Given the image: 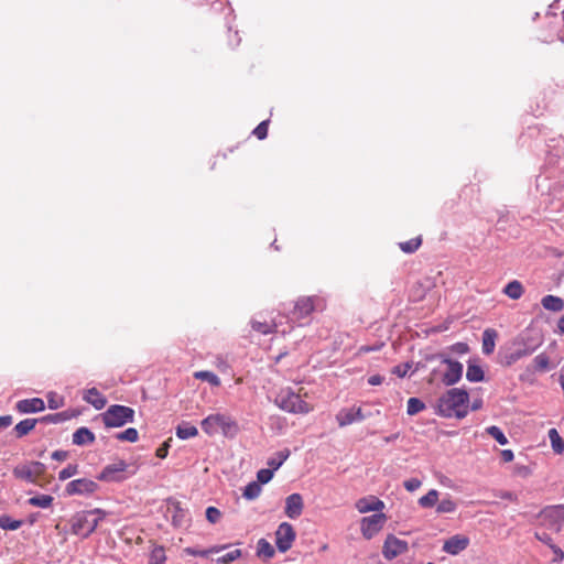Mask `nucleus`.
<instances>
[{
  "label": "nucleus",
  "instance_id": "1",
  "mask_svg": "<svg viewBox=\"0 0 564 564\" xmlns=\"http://www.w3.org/2000/svg\"><path fill=\"white\" fill-rule=\"evenodd\" d=\"M469 395L463 389H451L437 400V414L440 416L462 420L468 414Z\"/></svg>",
  "mask_w": 564,
  "mask_h": 564
},
{
  "label": "nucleus",
  "instance_id": "2",
  "mask_svg": "<svg viewBox=\"0 0 564 564\" xmlns=\"http://www.w3.org/2000/svg\"><path fill=\"white\" fill-rule=\"evenodd\" d=\"M106 517V512L99 508L88 511H80L69 520L70 533L87 538L95 532L99 520Z\"/></svg>",
  "mask_w": 564,
  "mask_h": 564
},
{
  "label": "nucleus",
  "instance_id": "3",
  "mask_svg": "<svg viewBox=\"0 0 564 564\" xmlns=\"http://www.w3.org/2000/svg\"><path fill=\"white\" fill-rule=\"evenodd\" d=\"M200 425L203 432L207 435H216L220 432L225 437H235L238 433L237 422L227 414H209L202 421Z\"/></svg>",
  "mask_w": 564,
  "mask_h": 564
},
{
  "label": "nucleus",
  "instance_id": "4",
  "mask_svg": "<svg viewBox=\"0 0 564 564\" xmlns=\"http://www.w3.org/2000/svg\"><path fill=\"white\" fill-rule=\"evenodd\" d=\"M276 404L282 410L296 414H306L313 409L301 398L300 393L293 392L291 389H283L278 393Z\"/></svg>",
  "mask_w": 564,
  "mask_h": 564
},
{
  "label": "nucleus",
  "instance_id": "5",
  "mask_svg": "<svg viewBox=\"0 0 564 564\" xmlns=\"http://www.w3.org/2000/svg\"><path fill=\"white\" fill-rule=\"evenodd\" d=\"M100 416L107 427H120L128 422H133L135 411L128 405H109Z\"/></svg>",
  "mask_w": 564,
  "mask_h": 564
},
{
  "label": "nucleus",
  "instance_id": "6",
  "mask_svg": "<svg viewBox=\"0 0 564 564\" xmlns=\"http://www.w3.org/2000/svg\"><path fill=\"white\" fill-rule=\"evenodd\" d=\"M387 520L388 518L383 512L361 518L359 522L361 536L371 540L383 530Z\"/></svg>",
  "mask_w": 564,
  "mask_h": 564
},
{
  "label": "nucleus",
  "instance_id": "7",
  "mask_svg": "<svg viewBox=\"0 0 564 564\" xmlns=\"http://www.w3.org/2000/svg\"><path fill=\"white\" fill-rule=\"evenodd\" d=\"M46 473L44 463L32 462L25 465H18L13 469V475L17 479H23L32 484H37L41 477Z\"/></svg>",
  "mask_w": 564,
  "mask_h": 564
},
{
  "label": "nucleus",
  "instance_id": "8",
  "mask_svg": "<svg viewBox=\"0 0 564 564\" xmlns=\"http://www.w3.org/2000/svg\"><path fill=\"white\" fill-rule=\"evenodd\" d=\"M325 301L321 296H302L295 302L293 314L297 319L310 316L315 310H324Z\"/></svg>",
  "mask_w": 564,
  "mask_h": 564
},
{
  "label": "nucleus",
  "instance_id": "9",
  "mask_svg": "<svg viewBox=\"0 0 564 564\" xmlns=\"http://www.w3.org/2000/svg\"><path fill=\"white\" fill-rule=\"evenodd\" d=\"M296 533L290 522H281L275 532V544L279 552H288L292 549Z\"/></svg>",
  "mask_w": 564,
  "mask_h": 564
},
{
  "label": "nucleus",
  "instance_id": "10",
  "mask_svg": "<svg viewBox=\"0 0 564 564\" xmlns=\"http://www.w3.org/2000/svg\"><path fill=\"white\" fill-rule=\"evenodd\" d=\"M408 552V543L395 535H387L382 553L386 560L391 561L394 557Z\"/></svg>",
  "mask_w": 564,
  "mask_h": 564
},
{
  "label": "nucleus",
  "instance_id": "11",
  "mask_svg": "<svg viewBox=\"0 0 564 564\" xmlns=\"http://www.w3.org/2000/svg\"><path fill=\"white\" fill-rule=\"evenodd\" d=\"M97 488L98 485L93 479L77 478L66 485L65 492L66 495H93Z\"/></svg>",
  "mask_w": 564,
  "mask_h": 564
},
{
  "label": "nucleus",
  "instance_id": "12",
  "mask_svg": "<svg viewBox=\"0 0 564 564\" xmlns=\"http://www.w3.org/2000/svg\"><path fill=\"white\" fill-rule=\"evenodd\" d=\"M533 352V348L520 347L513 349L501 350L499 352V365L510 367L518 362L520 359L530 356Z\"/></svg>",
  "mask_w": 564,
  "mask_h": 564
},
{
  "label": "nucleus",
  "instance_id": "13",
  "mask_svg": "<svg viewBox=\"0 0 564 564\" xmlns=\"http://www.w3.org/2000/svg\"><path fill=\"white\" fill-rule=\"evenodd\" d=\"M127 463L119 460L112 465H107L104 470L100 471L98 479L106 481H120L123 480V473L127 469Z\"/></svg>",
  "mask_w": 564,
  "mask_h": 564
},
{
  "label": "nucleus",
  "instance_id": "14",
  "mask_svg": "<svg viewBox=\"0 0 564 564\" xmlns=\"http://www.w3.org/2000/svg\"><path fill=\"white\" fill-rule=\"evenodd\" d=\"M550 369L549 356L544 352L538 355L532 359L531 365H528L524 373L521 376V380H528L536 372H545Z\"/></svg>",
  "mask_w": 564,
  "mask_h": 564
},
{
  "label": "nucleus",
  "instance_id": "15",
  "mask_svg": "<svg viewBox=\"0 0 564 564\" xmlns=\"http://www.w3.org/2000/svg\"><path fill=\"white\" fill-rule=\"evenodd\" d=\"M443 362L447 365L443 382L446 386H453L462 379L464 366L462 362L453 361L448 358H445Z\"/></svg>",
  "mask_w": 564,
  "mask_h": 564
},
{
  "label": "nucleus",
  "instance_id": "16",
  "mask_svg": "<svg viewBox=\"0 0 564 564\" xmlns=\"http://www.w3.org/2000/svg\"><path fill=\"white\" fill-rule=\"evenodd\" d=\"M15 410L20 414L42 412L45 410V402L43 399L37 397L31 399H22L15 403Z\"/></svg>",
  "mask_w": 564,
  "mask_h": 564
},
{
  "label": "nucleus",
  "instance_id": "17",
  "mask_svg": "<svg viewBox=\"0 0 564 564\" xmlns=\"http://www.w3.org/2000/svg\"><path fill=\"white\" fill-rule=\"evenodd\" d=\"M355 507L360 513H367L370 511H376L379 513L382 512V510L386 508V505L376 496H368L358 499Z\"/></svg>",
  "mask_w": 564,
  "mask_h": 564
},
{
  "label": "nucleus",
  "instance_id": "18",
  "mask_svg": "<svg viewBox=\"0 0 564 564\" xmlns=\"http://www.w3.org/2000/svg\"><path fill=\"white\" fill-rule=\"evenodd\" d=\"M469 545V539L466 535H452L444 543L443 550L452 555L464 552Z\"/></svg>",
  "mask_w": 564,
  "mask_h": 564
},
{
  "label": "nucleus",
  "instance_id": "19",
  "mask_svg": "<svg viewBox=\"0 0 564 564\" xmlns=\"http://www.w3.org/2000/svg\"><path fill=\"white\" fill-rule=\"evenodd\" d=\"M303 510V500L300 494H291L285 498L284 513L290 519H297Z\"/></svg>",
  "mask_w": 564,
  "mask_h": 564
},
{
  "label": "nucleus",
  "instance_id": "20",
  "mask_svg": "<svg viewBox=\"0 0 564 564\" xmlns=\"http://www.w3.org/2000/svg\"><path fill=\"white\" fill-rule=\"evenodd\" d=\"M83 399L86 403L91 404L97 410L105 409L107 405L106 397L99 393L96 388H91L86 391L83 395Z\"/></svg>",
  "mask_w": 564,
  "mask_h": 564
},
{
  "label": "nucleus",
  "instance_id": "21",
  "mask_svg": "<svg viewBox=\"0 0 564 564\" xmlns=\"http://www.w3.org/2000/svg\"><path fill=\"white\" fill-rule=\"evenodd\" d=\"M497 332L492 328H487L482 333L481 349L485 355H491L496 348Z\"/></svg>",
  "mask_w": 564,
  "mask_h": 564
},
{
  "label": "nucleus",
  "instance_id": "22",
  "mask_svg": "<svg viewBox=\"0 0 564 564\" xmlns=\"http://www.w3.org/2000/svg\"><path fill=\"white\" fill-rule=\"evenodd\" d=\"M73 442L75 445L82 446L85 444H93L95 442V434L86 427H79L73 434Z\"/></svg>",
  "mask_w": 564,
  "mask_h": 564
},
{
  "label": "nucleus",
  "instance_id": "23",
  "mask_svg": "<svg viewBox=\"0 0 564 564\" xmlns=\"http://www.w3.org/2000/svg\"><path fill=\"white\" fill-rule=\"evenodd\" d=\"M251 328L263 335V336H267V335H270V334H273L276 332L278 329V324L275 322H267V321H258V319H252L251 321Z\"/></svg>",
  "mask_w": 564,
  "mask_h": 564
},
{
  "label": "nucleus",
  "instance_id": "24",
  "mask_svg": "<svg viewBox=\"0 0 564 564\" xmlns=\"http://www.w3.org/2000/svg\"><path fill=\"white\" fill-rule=\"evenodd\" d=\"M36 423V419H26L19 421L13 429L15 437L20 438L31 433L34 430Z\"/></svg>",
  "mask_w": 564,
  "mask_h": 564
},
{
  "label": "nucleus",
  "instance_id": "25",
  "mask_svg": "<svg viewBox=\"0 0 564 564\" xmlns=\"http://www.w3.org/2000/svg\"><path fill=\"white\" fill-rule=\"evenodd\" d=\"M541 304L543 308L552 312H561L564 307L563 300L560 296L553 294L543 296Z\"/></svg>",
  "mask_w": 564,
  "mask_h": 564
},
{
  "label": "nucleus",
  "instance_id": "26",
  "mask_svg": "<svg viewBox=\"0 0 564 564\" xmlns=\"http://www.w3.org/2000/svg\"><path fill=\"white\" fill-rule=\"evenodd\" d=\"M512 300L521 299L524 293V288L522 283L518 280L510 281L506 288L505 291H502Z\"/></svg>",
  "mask_w": 564,
  "mask_h": 564
},
{
  "label": "nucleus",
  "instance_id": "27",
  "mask_svg": "<svg viewBox=\"0 0 564 564\" xmlns=\"http://www.w3.org/2000/svg\"><path fill=\"white\" fill-rule=\"evenodd\" d=\"M175 435L178 438L187 440L189 437H197L198 429L189 423L178 424L175 430Z\"/></svg>",
  "mask_w": 564,
  "mask_h": 564
},
{
  "label": "nucleus",
  "instance_id": "28",
  "mask_svg": "<svg viewBox=\"0 0 564 564\" xmlns=\"http://www.w3.org/2000/svg\"><path fill=\"white\" fill-rule=\"evenodd\" d=\"M256 552H258V556L263 560L273 558L275 555V549L264 538L259 540Z\"/></svg>",
  "mask_w": 564,
  "mask_h": 564
},
{
  "label": "nucleus",
  "instance_id": "29",
  "mask_svg": "<svg viewBox=\"0 0 564 564\" xmlns=\"http://www.w3.org/2000/svg\"><path fill=\"white\" fill-rule=\"evenodd\" d=\"M336 420H337V422H338L340 427H344V426H346L348 424H352L354 422H356L352 408H344V409H341L337 413Z\"/></svg>",
  "mask_w": 564,
  "mask_h": 564
},
{
  "label": "nucleus",
  "instance_id": "30",
  "mask_svg": "<svg viewBox=\"0 0 564 564\" xmlns=\"http://www.w3.org/2000/svg\"><path fill=\"white\" fill-rule=\"evenodd\" d=\"M53 497L47 494L37 495L29 499V505L35 508H48L52 506Z\"/></svg>",
  "mask_w": 564,
  "mask_h": 564
},
{
  "label": "nucleus",
  "instance_id": "31",
  "mask_svg": "<svg viewBox=\"0 0 564 564\" xmlns=\"http://www.w3.org/2000/svg\"><path fill=\"white\" fill-rule=\"evenodd\" d=\"M240 44V36L237 31L228 29L224 34V45L229 50H236Z\"/></svg>",
  "mask_w": 564,
  "mask_h": 564
},
{
  "label": "nucleus",
  "instance_id": "32",
  "mask_svg": "<svg viewBox=\"0 0 564 564\" xmlns=\"http://www.w3.org/2000/svg\"><path fill=\"white\" fill-rule=\"evenodd\" d=\"M467 380L471 382H479L484 379V371L477 364H468L466 371Z\"/></svg>",
  "mask_w": 564,
  "mask_h": 564
},
{
  "label": "nucleus",
  "instance_id": "33",
  "mask_svg": "<svg viewBox=\"0 0 564 564\" xmlns=\"http://www.w3.org/2000/svg\"><path fill=\"white\" fill-rule=\"evenodd\" d=\"M422 245L421 236L409 239L408 241H403L399 243L400 249L405 253H413L420 249Z\"/></svg>",
  "mask_w": 564,
  "mask_h": 564
},
{
  "label": "nucleus",
  "instance_id": "34",
  "mask_svg": "<svg viewBox=\"0 0 564 564\" xmlns=\"http://www.w3.org/2000/svg\"><path fill=\"white\" fill-rule=\"evenodd\" d=\"M290 457V449H282L276 453V456L270 458L267 463L270 469L276 470Z\"/></svg>",
  "mask_w": 564,
  "mask_h": 564
},
{
  "label": "nucleus",
  "instance_id": "35",
  "mask_svg": "<svg viewBox=\"0 0 564 564\" xmlns=\"http://www.w3.org/2000/svg\"><path fill=\"white\" fill-rule=\"evenodd\" d=\"M438 500V491L435 489L430 490L419 499V505L422 508H433Z\"/></svg>",
  "mask_w": 564,
  "mask_h": 564
},
{
  "label": "nucleus",
  "instance_id": "36",
  "mask_svg": "<svg viewBox=\"0 0 564 564\" xmlns=\"http://www.w3.org/2000/svg\"><path fill=\"white\" fill-rule=\"evenodd\" d=\"M194 378L205 380L208 383H210L213 387H219L220 386V379L217 375H215L212 371L202 370L193 373Z\"/></svg>",
  "mask_w": 564,
  "mask_h": 564
},
{
  "label": "nucleus",
  "instance_id": "37",
  "mask_svg": "<svg viewBox=\"0 0 564 564\" xmlns=\"http://www.w3.org/2000/svg\"><path fill=\"white\" fill-rule=\"evenodd\" d=\"M69 419V415L67 414V412H59V413H53V414H47L43 417H39L36 419L37 422H42V423H46V424H57V423H61V422H65Z\"/></svg>",
  "mask_w": 564,
  "mask_h": 564
},
{
  "label": "nucleus",
  "instance_id": "38",
  "mask_svg": "<svg viewBox=\"0 0 564 564\" xmlns=\"http://www.w3.org/2000/svg\"><path fill=\"white\" fill-rule=\"evenodd\" d=\"M549 440H551L553 451L561 454L564 451V441L560 436L556 429L549 430Z\"/></svg>",
  "mask_w": 564,
  "mask_h": 564
},
{
  "label": "nucleus",
  "instance_id": "39",
  "mask_svg": "<svg viewBox=\"0 0 564 564\" xmlns=\"http://www.w3.org/2000/svg\"><path fill=\"white\" fill-rule=\"evenodd\" d=\"M261 484L258 481H251L246 486L243 497L248 500H252L258 498L261 495Z\"/></svg>",
  "mask_w": 564,
  "mask_h": 564
},
{
  "label": "nucleus",
  "instance_id": "40",
  "mask_svg": "<svg viewBox=\"0 0 564 564\" xmlns=\"http://www.w3.org/2000/svg\"><path fill=\"white\" fill-rule=\"evenodd\" d=\"M225 549H226L225 545L214 546L212 549H205L204 551H198V549H193V547H186V549H184V552L188 555L204 557V556H208L209 554L218 553Z\"/></svg>",
  "mask_w": 564,
  "mask_h": 564
},
{
  "label": "nucleus",
  "instance_id": "41",
  "mask_svg": "<svg viewBox=\"0 0 564 564\" xmlns=\"http://www.w3.org/2000/svg\"><path fill=\"white\" fill-rule=\"evenodd\" d=\"M486 433L489 436H491L496 442H498L500 445H507L509 442L506 434H503L502 431L496 425L486 427Z\"/></svg>",
  "mask_w": 564,
  "mask_h": 564
},
{
  "label": "nucleus",
  "instance_id": "42",
  "mask_svg": "<svg viewBox=\"0 0 564 564\" xmlns=\"http://www.w3.org/2000/svg\"><path fill=\"white\" fill-rule=\"evenodd\" d=\"M21 524L22 520H13L7 514L0 516V528L2 530L15 531L21 527Z\"/></svg>",
  "mask_w": 564,
  "mask_h": 564
},
{
  "label": "nucleus",
  "instance_id": "43",
  "mask_svg": "<svg viewBox=\"0 0 564 564\" xmlns=\"http://www.w3.org/2000/svg\"><path fill=\"white\" fill-rule=\"evenodd\" d=\"M116 438L122 442L135 443L139 440V432L134 427H129L126 431L116 434Z\"/></svg>",
  "mask_w": 564,
  "mask_h": 564
},
{
  "label": "nucleus",
  "instance_id": "44",
  "mask_svg": "<svg viewBox=\"0 0 564 564\" xmlns=\"http://www.w3.org/2000/svg\"><path fill=\"white\" fill-rule=\"evenodd\" d=\"M166 562V552L162 546H155L150 556L151 564H164Z\"/></svg>",
  "mask_w": 564,
  "mask_h": 564
},
{
  "label": "nucleus",
  "instance_id": "45",
  "mask_svg": "<svg viewBox=\"0 0 564 564\" xmlns=\"http://www.w3.org/2000/svg\"><path fill=\"white\" fill-rule=\"evenodd\" d=\"M424 409V403L417 398H410L406 404V413L415 415Z\"/></svg>",
  "mask_w": 564,
  "mask_h": 564
},
{
  "label": "nucleus",
  "instance_id": "46",
  "mask_svg": "<svg viewBox=\"0 0 564 564\" xmlns=\"http://www.w3.org/2000/svg\"><path fill=\"white\" fill-rule=\"evenodd\" d=\"M46 398L48 409L55 410L61 409V406H64V398L61 394L56 392H50L47 393Z\"/></svg>",
  "mask_w": 564,
  "mask_h": 564
},
{
  "label": "nucleus",
  "instance_id": "47",
  "mask_svg": "<svg viewBox=\"0 0 564 564\" xmlns=\"http://www.w3.org/2000/svg\"><path fill=\"white\" fill-rule=\"evenodd\" d=\"M241 556L240 549H234L232 551H229L228 553H225L224 555L219 556L217 558V563L219 564H229L235 562Z\"/></svg>",
  "mask_w": 564,
  "mask_h": 564
},
{
  "label": "nucleus",
  "instance_id": "48",
  "mask_svg": "<svg viewBox=\"0 0 564 564\" xmlns=\"http://www.w3.org/2000/svg\"><path fill=\"white\" fill-rule=\"evenodd\" d=\"M456 509V505L452 499L441 500L436 507L438 513H452Z\"/></svg>",
  "mask_w": 564,
  "mask_h": 564
},
{
  "label": "nucleus",
  "instance_id": "49",
  "mask_svg": "<svg viewBox=\"0 0 564 564\" xmlns=\"http://www.w3.org/2000/svg\"><path fill=\"white\" fill-rule=\"evenodd\" d=\"M205 516L209 523H217L221 519V512L217 507L206 508Z\"/></svg>",
  "mask_w": 564,
  "mask_h": 564
},
{
  "label": "nucleus",
  "instance_id": "50",
  "mask_svg": "<svg viewBox=\"0 0 564 564\" xmlns=\"http://www.w3.org/2000/svg\"><path fill=\"white\" fill-rule=\"evenodd\" d=\"M78 474V465H68L59 471L61 480L69 479Z\"/></svg>",
  "mask_w": 564,
  "mask_h": 564
},
{
  "label": "nucleus",
  "instance_id": "51",
  "mask_svg": "<svg viewBox=\"0 0 564 564\" xmlns=\"http://www.w3.org/2000/svg\"><path fill=\"white\" fill-rule=\"evenodd\" d=\"M268 124H269V120H263L259 123L258 127L254 128L252 133L256 135L257 139L263 140L267 138Z\"/></svg>",
  "mask_w": 564,
  "mask_h": 564
},
{
  "label": "nucleus",
  "instance_id": "52",
  "mask_svg": "<svg viewBox=\"0 0 564 564\" xmlns=\"http://www.w3.org/2000/svg\"><path fill=\"white\" fill-rule=\"evenodd\" d=\"M274 476V470L270 468H262L258 473V482L267 484Z\"/></svg>",
  "mask_w": 564,
  "mask_h": 564
},
{
  "label": "nucleus",
  "instance_id": "53",
  "mask_svg": "<svg viewBox=\"0 0 564 564\" xmlns=\"http://www.w3.org/2000/svg\"><path fill=\"white\" fill-rule=\"evenodd\" d=\"M403 486L406 491L414 492L421 487V480L419 478H409L404 480Z\"/></svg>",
  "mask_w": 564,
  "mask_h": 564
},
{
  "label": "nucleus",
  "instance_id": "54",
  "mask_svg": "<svg viewBox=\"0 0 564 564\" xmlns=\"http://www.w3.org/2000/svg\"><path fill=\"white\" fill-rule=\"evenodd\" d=\"M425 289L422 283H416L412 291V297L414 301H421L424 299Z\"/></svg>",
  "mask_w": 564,
  "mask_h": 564
},
{
  "label": "nucleus",
  "instance_id": "55",
  "mask_svg": "<svg viewBox=\"0 0 564 564\" xmlns=\"http://www.w3.org/2000/svg\"><path fill=\"white\" fill-rule=\"evenodd\" d=\"M410 369L409 364H401L398 366H394L392 369V373L398 376L399 378H404Z\"/></svg>",
  "mask_w": 564,
  "mask_h": 564
},
{
  "label": "nucleus",
  "instance_id": "56",
  "mask_svg": "<svg viewBox=\"0 0 564 564\" xmlns=\"http://www.w3.org/2000/svg\"><path fill=\"white\" fill-rule=\"evenodd\" d=\"M383 347H384V343H379V344H376L373 346L366 345V346L359 347L357 354L358 355H364V354H368V352H371V351H377V350H379V349H381Z\"/></svg>",
  "mask_w": 564,
  "mask_h": 564
},
{
  "label": "nucleus",
  "instance_id": "57",
  "mask_svg": "<svg viewBox=\"0 0 564 564\" xmlns=\"http://www.w3.org/2000/svg\"><path fill=\"white\" fill-rule=\"evenodd\" d=\"M170 442H171V438L161 444V446L155 452L156 457L162 459L167 456L169 449H170Z\"/></svg>",
  "mask_w": 564,
  "mask_h": 564
},
{
  "label": "nucleus",
  "instance_id": "58",
  "mask_svg": "<svg viewBox=\"0 0 564 564\" xmlns=\"http://www.w3.org/2000/svg\"><path fill=\"white\" fill-rule=\"evenodd\" d=\"M536 539L540 540L542 543H544L545 545L549 546V549L552 550V545H555L553 543V539L551 535L546 534V533H536L535 534Z\"/></svg>",
  "mask_w": 564,
  "mask_h": 564
},
{
  "label": "nucleus",
  "instance_id": "59",
  "mask_svg": "<svg viewBox=\"0 0 564 564\" xmlns=\"http://www.w3.org/2000/svg\"><path fill=\"white\" fill-rule=\"evenodd\" d=\"M552 552L554 554L553 563H561L564 558V552L557 545H552Z\"/></svg>",
  "mask_w": 564,
  "mask_h": 564
},
{
  "label": "nucleus",
  "instance_id": "60",
  "mask_svg": "<svg viewBox=\"0 0 564 564\" xmlns=\"http://www.w3.org/2000/svg\"><path fill=\"white\" fill-rule=\"evenodd\" d=\"M67 456H68L67 452L63 451V449L54 451L51 455L52 459L57 460V462H64L67 458Z\"/></svg>",
  "mask_w": 564,
  "mask_h": 564
},
{
  "label": "nucleus",
  "instance_id": "61",
  "mask_svg": "<svg viewBox=\"0 0 564 564\" xmlns=\"http://www.w3.org/2000/svg\"><path fill=\"white\" fill-rule=\"evenodd\" d=\"M497 497L506 500H510L512 502H517L518 497L516 494H512V491H500L497 494Z\"/></svg>",
  "mask_w": 564,
  "mask_h": 564
},
{
  "label": "nucleus",
  "instance_id": "62",
  "mask_svg": "<svg viewBox=\"0 0 564 564\" xmlns=\"http://www.w3.org/2000/svg\"><path fill=\"white\" fill-rule=\"evenodd\" d=\"M500 456H501V460L505 463H511L513 460L512 449H501Z\"/></svg>",
  "mask_w": 564,
  "mask_h": 564
},
{
  "label": "nucleus",
  "instance_id": "63",
  "mask_svg": "<svg viewBox=\"0 0 564 564\" xmlns=\"http://www.w3.org/2000/svg\"><path fill=\"white\" fill-rule=\"evenodd\" d=\"M13 417L10 415L0 416V429L8 427L12 424Z\"/></svg>",
  "mask_w": 564,
  "mask_h": 564
},
{
  "label": "nucleus",
  "instance_id": "64",
  "mask_svg": "<svg viewBox=\"0 0 564 564\" xmlns=\"http://www.w3.org/2000/svg\"><path fill=\"white\" fill-rule=\"evenodd\" d=\"M368 382L371 386H379L383 382V377H381L379 375L371 376V377H369Z\"/></svg>",
  "mask_w": 564,
  "mask_h": 564
}]
</instances>
